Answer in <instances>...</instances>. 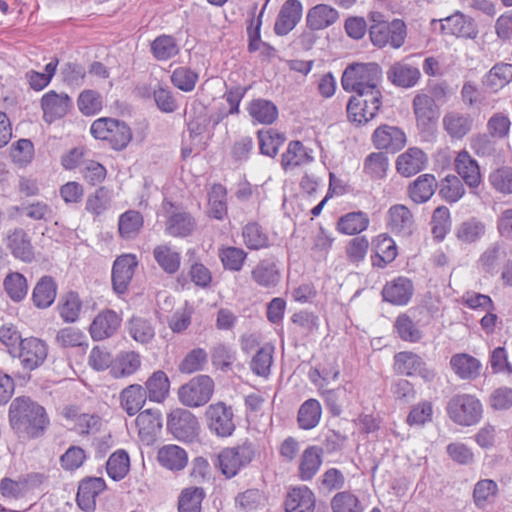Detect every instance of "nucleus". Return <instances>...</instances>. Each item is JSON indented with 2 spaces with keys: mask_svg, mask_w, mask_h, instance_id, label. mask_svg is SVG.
<instances>
[{
  "mask_svg": "<svg viewBox=\"0 0 512 512\" xmlns=\"http://www.w3.org/2000/svg\"><path fill=\"white\" fill-rule=\"evenodd\" d=\"M8 416L11 428L24 439L42 437L49 425L45 408L28 396L13 399Z\"/></svg>",
  "mask_w": 512,
  "mask_h": 512,
  "instance_id": "nucleus-1",
  "label": "nucleus"
},
{
  "mask_svg": "<svg viewBox=\"0 0 512 512\" xmlns=\"http://www.w3.org/2000/svg\"><path fill=\"white\" fill-rule=\"evenodd\" d=\"M381 79L382 69L377 63H354L344 70L341 85L346 92L372 96L370 98L377 102Z\"/></svg>",
  "mask_w": 512,
  "mask_h": 512,
  "instance_id": "nucleus-2",
  "label": "nucleus"
},
{
  "mask_svg": "<svg viewBox=\"0 0 512 512\" xmlns=\"http://www.w3.org/2000/svg\"><path fill=\"white\" fill-rule=\"evenodd\" d=\"M90 132L94 138L108 142L114 150L120 151L127 147L132 139L130 127L123 121L114 118H99L95 120Z\"/></svg>",
  "mask_w": 512,
  "mask_h": 512,
  "instance_id": "nucleus-3",
  "label": "nucleus"
},
{
  "mask_svg": "<svg viewBox=\"0 0 512 512\" xmlns=\"http://www.w3.org/2000/svg\"><path fill=\"white\" fill-rule=\"evenodd\" d=\"M449 418L461 426H472L482 417V404L473 395L456 394L452 396L446 406Z\"/></svg>",
  "mask_w": 512,
  "mask_h": 512,
  "instance_id": "nucleus-4",
  "label": "nucleus"
},
{
  "mask_svg": "<svg viewBox=\"0 0 512 512\" xmlns=\"http://www.w3.org/2000/svg\"><path fill=\"white\" fill-rule=\"evenodd\" d=\"M256 449L253 443L245 441L234 447H227L217 456L218 467L227 478L236 476L241 469L246 468L254 459Z\"/></svg>",
  "mask_w": 512,
  "mask_h": 512,
  "instance_id": "nucleus-5",
  "label": "nucleus"
},
{
  "mask_svg": "<svg viewBox=\"0 0 512 512\" xmlns=\"http://www.w3.org/2000/svg\"><path fill=\"white\" fill-rule=\"evenodd\" d=\"M214 392V381L208 375H198L178 390L181 404L190 408H197L207 404Z\"/></svg>",
  "mask_w": 512,
  "mask_h": 512,
  "instance_id": "nucleus-6",
  "label": "nucleus"
},
{
  "mask_svg": "<svg viewBox=\"0 0 512 512\" xmlns=\"http://www.w3.org/2000/svg\"><path fill=\"white\" fill-rule=\"evenodd\" d=\"M167 430L176 440L192 443L199 436L200 424L191 411L177 408L167 415Z\"/></svg>",
  "mask_w": 512,
  "mask_h": 512,
  "instance_id": "nucleus-7",
  "label": "nucleus"
},
{
  "mask_svg": "<svg viewBox=\"0 0 512 512\" xmlns=\"http://www.w3.org/2000/svg\"><path fill=\"white\" fill-rule=\"evenodd\" d=\"M369 36L372 44L376 47L383 48L390 45L397 49L404 44L406 25L400 19L386 23H374L369 28Z\"/></svg>",
  "mask_w": 512,
  "mask_h": 512,
  "instance_id": "nucleus-8",
  "label": "nucleus"
},
{
  "mask_svg": "<svg viewBox=\"0 0 512 512\" xmlns=\"http://www.w3.org/2000/svg\"><path fill=\"white\" fill-rule=\"evenodd\" d=\"M205 417L208 429L218 437H230L236 429L233 409L224 402L210 404Z\"/></svg>",
  "mask_w": 512,
  "mask_h": 512,
  "instance_id": "nucleus-9",
  "label": "nucleus"
},
{
  "mask_svg": "<svg viewBox=\"0 0 512 512\" xmlns=\"http://www.w3.org/2000/svg\"><path fill=\"white\" fill-rule=\"evenodd\" d=\"M366 95H354L347 104V116L356 127H361L372 121L382 106V93L377 97V102Z\"/></svg>",
  "mask_w": 512,
  "mask_h": 512,
  "instance_id": "nucleus-10",
  "label": "nucleus"
},
{
  "mask_svg": "<svg viewBox=\"0 0 512 512\" xmlns=\"http://www.w3.org/2000/svg\"><path fill=\"white\" fill-rule=\"evenodd\" d=\"M47 356L48 345L46 342L36 337H28L20 342V346L12 358H17L22 368L30 372L43 365Z\"/></svg>",
  "mask_w": 512,
  "mask_h": 512,
  "instance_id": "nucleus-11",
  "label": "nucleus"
},
{
  "mask_svg": "<svg viewBox=\"0 0 512 512\" xmlns=\"http://www.w3.org/2000/svg\"><path fill=\"white\" fill-rule=\"evenodd\" d=\"M167 219L165 232L173 237H187L193 234L197 227L196 219L191 213L175 206L172 202H166Z\"/></svg>",
  "mask_w": 512,
  "mask_h": 512,
  "instance_id": "nucleus-12",
  "label": "nucleus"
},
{
  "mask_svg": "<svg viewBox=\"0 0 512 512\" xmlns=\"http://www.w3.org/2000/svg\"><path fill=\"white\" fill-rule=\"evenodd\" d=\"M441 31L446 35L466 40H475L479 35L478 24L474 18L456 11L452 15L439 20Z\"/></svg>",
  "mask_w": 512,
  "mask_h": 512,
  "instance_id": "nucleus-13",
  "label": "nucleus"
},
{
  "mask_svg": "<svg viewBox=\"0 0 512 512\" xmlns=\"http://www.w3.org/2000/svg\"><path fill=\"white\" fill-rule=\"evenodd\" d=\"M394 371L406 376L419 375L426 381L433 380L435 376L422 357L411 351H401L394 355Z\"/></svg>",
  "mask_w": 512,
  "mask_h": 512,
  "instance_id": "nucleus-14",
  "label": "nucleus"
},
{
  "mask_svg": "<svg viewBox=\"0 0 512 512\" xmlns=\"http://www.w3.org/2000/svg\"><path fill=\"white\" fill-rule=\"evenodd\" d=\"M71 107L72 100L66 93H57L55 90H50L41 98L43 120L49 124L66 116Z\"/></svg>",
  "mask_w": 512,
  "mask_h": 512,
  "instance_id": "nucleus-15",
  "label": "nucleus"
},
{
  "mask_svg": "<svg viewBox=\"0 0 512 512\" xmlns=\"http://www.w3.org/2000/svg\"><path fill=\"white\" fill-rule=\"evenodd\" d=\"M372 143L379 150L396 153L405 146L406 135L396 126L381 125L373 132Z\"/></svg>",
  "mask_w": 512,
  "mask_h": 512,
  "instance_id": "nucleus-16",
  "label": "nucleus"
},
{
  "mask_svg": "<svg viewBox=\"0 0 512 512\" xmlns=\"http://www.w3.org/2000/svg\"><path fill=\"white\" fill-rule=\"evenodd\" d=\"M454 168L461 181L471 190L477 189L482 183L480 166L467 150L458 152L454 160Z\"/></svg>",
  "mask_w": 512,
  "mask_h": 512,
  "instance_id": "nucleus-17",
  "label": "nucleus"
},
{
  "mask_svg": "<svg viewBox=\"0 0 512 512\" xmlns=\"http://www.w3.org/2000/svg\"><path fill=\"white\" fill-rule=\"evenodd\" d=\"M303 5L300 0H286L278 13L274 24V32L285 36L292 31L302 18Z\"/></svg>",
  "mask_w": 512,
  "mask_h": 512,
  "instance_id": "nucleus-18",
  "label": "nucleus"
},
{
  "mask_svg": "<svg viewBox=\"0 0 512 512\" xmlns=\"http://www.w3.org/2000/svg\"><path fill=\"white\" fill-rule=\"evenodd\" d=\"M122 318L111 309H105L98 313L92 321L89 332L93 340L101 341L112 337L119 329Z\"/></svg>",
  "mask_w": 512,
  "mask_h": 512,
  "instance_id": "nucleus-19",
  "label": "nucleus"
},
{
  "mask_svg": "<svg viewBox=\"0 0 512 512\" xmlns=\"http://www.w3.org/2000/svg\"><path fill=\"white\" fill-rule=\"evenodd\" d=\"M387 226L392 233L402 237L411 236L416 228L411 211L402 204H396L389 208Z\"/></svg>",
  "mask_w": 512,
  "mask_h": 512,
  "instance_id": "nucleus-20",
  "label": "nucleus"
},
{
  "mask_svg": "<svg viewBox=\"0 0 512 512\" xmlns=\"http://www.w3.org/2000/svg\"><path fill=\"white\" fill-rule=\"evenodd\" d=\"M105 488V481L100 477H89L80 481L76 495L78 507L85 512H93L96 498Z\"/></svg>",
  "mask_w": 512,
  "mask_h": 512,
  "instance_id": "nucleus-21",
  "label": "nucleus"
},
{
  "mask_svg": "<svg viewBox=\"0 0 512 512\" xmlns=\"http://www.w3.org/2000/svg\"><path fill=\"white\" fill-rule=\"evenodd\" d=\"M414 294V285L407 277H397L387 282L382 289L383 300L393 305L408 304Z\"/></svg>",
  "mask_w": 512,
  "mask_h": 512,
  "instance_id": "nucleus-22",
  "label": "nucleus"
},
{
  "mask_svg": "<svg viewBox=\"0 0 512 512\" xmlns=\"http://www.w3.org/2000/svg\"><path fill=\"white\" fill-rule=\"evenodd\" d=\"M340 18L339 11L328 4H317L311 7L306 15V25L312 31L326 29L334 25Z\"/></svg>",
  "mask_w": 512,
  "mask_h": 512,
  "instance_id": "nucleus-23",
  "label": "nucleus"
},
{
  "mask_svg": "<svg viewBox=\"0 0 512 512\" xmlns=\"http://www.w3.org/2000/svg\"><path fill=\"white\" fill-rule=\"evenodd\" d=\"M442 126L451 139L460 140L472 130L473 119L468 113L449 111L442 118Z\"/></svg>",
  "mask_w": 512,
  "mask_h": 512,
  "instance_id": "nucleus-24",
  "label": "nucleus"
},
{
  "mask_svg": "<svg viewBox=\"0 0 512 512\" xmlns=\"http://www.w3.org/2000/svg\"><path fill=\"white\" fill-rule=\"evenodd\" d=\"M156 459L161 467L179 472L187 466L188 453L178 445L167 444L158 449Z\"/></svg>",
  "mask_w": 512,
  "mask_h": 512,
  "instance_id": "nucleus-25",
  "label": "nucleus"
},
{
  "mask_svg": "<svg viewBox=\"0 0 512 512\" xmlns=\"http://www.w3.org/2000/svg\"><path fill=\"white\" fill-rule=\"evenodd\" d=\"M315 496L307 486L290 489L285 500L286 512H314Z\"/></svg>",
  "mask_w": 512,
  "mask_h": 512,
  "instance_id": "nucleus-26",
  "label": "nucleus"
},
{
  "mask_svg": "<svg viewBox=\"0 0 512 512\" xmlns=\"http://www.w3.org/2000/svg\"><path fill=\"white\" fill-rule=\"evenodd\" d=\"M438 182L433 174L419 175L407 188L409 198L416 204L426 203L434 195Z\"/></svg>",
  "mask_w": 512,
  "mask_h": 512,
  "instance_id": "nucleus-27",
  "label": "nucleus"
},
{
  "mask_svg": "<svg viewBox=\"0 0 512 512\" xmlns=\"http://www.w3.org/2000/svg\"><path fill=\"white\" fill-rule=\"evenodd\" d=\"M427 164L425 153L416 147L409 148L399 155L396 161V169L404 177H411L422 171Z\"/></svg>",
  "mask_w": 512,
  "mask_h": 512,
  "instance_id": "nucleus-28",
  "label": "nucleus"
},
{
  "mask_svg": "<svg viewBox=\"0 0 512 512\" xmlns=\"http://www.w3.org/2000/svg\"><path fill=\"white\" fill-rule=\"evenodd\" d=\"M136 266V258H116L112 267V285L117 294L126 292Z\"/></svg>",
  "mask_w": 512,
  "mask_h": 512,
  "instance_id": "nucleus-29",
  "label": "nucleus"
},
{
  "mask_svg": "<svg viewBox=\"0 0 512 512\" xmlns=\"http://www.w3.org/2000/svg\"><path fill=\"white\" fill-rule=\"evenodd\" d=\"M323 449L316 445L308 446L300 456L298 476L302 481L311 480L322 464Z\"/></svg>",
  "mask_w": 512,
  "mask_h": 512,
  "instance_id": "nucleus-30",
  "label": "nucleus"
},
{
  "mask_svg": "<svg viewBox=\"0 0 512 512\" xmlns=\"http://www.w3.org/2000/svg\"><path fill=\"white\" fill-rule=\"evenodd\" d=\"M421 76L420 70L405 62H396L387 71V78L396 86L411 88L417 84Z\"/></svg>",
  "mask_w": 512,
  "mask_h": 512,
  "instance_id": "nucleus-31",
  "label": "nucleus"
},
{
  "mask_svg": "<svg viewBox=\"0 0 512 512\" xmlns=\"http://www.w3.org/2000/svg\"><path fill=\"white\" fill-rule=\"evenodd\" d=\"M119 400L122 409L129 416H134L146 403V389L140 384H131L120 392Z\"/></svg>",
  "mask_w": 512,
  "mask_h": 512,
  "instance_id": "nucleus-32",
  "label": "nucleus"
},
{
  "mask_svg": "<svg viewBox=\"0 0 512 512\" xmlns=\"http://www.w3.org/2000/svg\"><path fill=\"white\" fill-rule=\"evenodd\" d=\"M312 149L305 147L302 142L294 140L289 142L286 151L282 154L281 166L287 171L313 161Z\"/></svg>",
  "mask_w": 512,
  "mask_h": 512,
  "instance_id": "nucleus-33",
  "label": "nucleus"
},
{
  "mask_svg": "<svg viewBox=\"0 0 512 512\" xmlns=\"http://www.w3.org/2000/svg\"><path fill=\"white\" fill-rule=\"evenodd\" d=\"M413 110L418 126L427 127L438 118V108L427 94H417L413 99Z\"/></svg>",
  "mask_w": 512,
  "mask_h": 512,
  "instance_id": "nucleus-34",
  "label": "nucleus"
},
{
  "mask_svg": "<svg viewBox=\"0 0 512 512\" xmlns=\"http://www.w3.org/2000/svg\"><path fill=\"white\" fill-rule=\"evenodd\" d=\"M141 366V357L135 351H122L113 361L110 373L114 378H124L136 373Z\"/></svg>",
  "mask_w": 512,
  "mask_h": 512,
  "instance_id": "nucleus-35",
  "label": "nucleus"
},
{
  "mask_svg": "<svg viewBox=\"0 0 512 512\" xmlns=\"http://www.w3.org/2000/svg\"><path fill=\"white\" fill-rule=\"evenodd\" d=\"M150 52L157 61H168L180 53V46L173 35H158L150 43Z\"/></svg>",
  "mask_w": 512,
  "mask_h": 512,
  "instance_id": "nucleus-36",
  "label": "nucleus"
},
{
  "mask_svg": "<svg viewBox=\"0 0 512 512\" xmlns=\"http://www.w3.org/2000/svg\"><path fill=\"white\" fill-rule=\"evenodd\" d=\"M454 373L461 379H475L480 374L481 363L467 353L455 354L450 359Z\"/></svg>",
  "mask_w": 512,
  "mask_h": 512,
  "instance_id": "nucleus-37",
  "label": "nucleus"
},
{
  "mask_svg": "<svg viewBox=\"0 0 512 512\" xmlns=\"http://www.w3.org/2000/svg\"><path fill=\"white\" fill-rule=\"evenodd\" d=\"M144 388L150 401L162 403L169 394L170 381L164 371L158 370L147 379Z\"/></svg>",
  "mask_w": 512,
  "mask_h": 512,
  "instance_id": "nucleus-38",
  "label": "nucleus"
},
{
  "mask_svg": "<svg viewBox=\"0 0 512 512\" xmlns=\"http://www.w3.org/2000/svg\"><path fill=\"white\" fill-rule=\"evenodd\" d=\"M322 408L317 399L310 398L304 401L297 413V423L299 428L303 430H311L315 428L321 419Z\"/></svg>",
  "mask_w": 512,
  "mask_h": 512,
  "instance_id": "nucleus-39",
  "label": "nucleus"
},
{
  "mask_svg": "<svg viewBox=\"0 0 512 512\" xmlns=\"http://www.w3.org/2000/svg\"><path fill=\"white\" fill-rule=\"evenodd\" d=\"M247 110L251 118L260 124L270 125L278 117L277 106L267 99H253Z\"/></svg>",
  "mask_w": 512,
  "mask_h": 512,
  "instance_id": "nucleus-40",
  "label": "nucleus"
},
{
  "mask_svg": "<svg viewBox=\"0 0 512 512\" xmlns=\"http://www.w3.org/2000/svg\"><path fill=\"white\" fill-rule=\"evenodd\" d=\"M4 244L13 256H29L33 249L30 237L22 228L8 231Z\"/></svg>",
  "mask_w": 512,
  "mask_h": 512,
  "instance_id": "nucleus-41",
  "label": "nucleus"
},
{
  "mask_svg": "<svg viewBox=\"0 0 512 512\" xmlns=\"http://www.w3.org/2000/svg\"><path fill=\"white\" fill-rule=\"evenodd\" d=\"M128 334L140 344H148L155 337V327L151 320L132 316L127 322Z\"/></svg>",
  "mask_w": 512,
  "mask_h": 512,
  "instance_id": "nucleus-42",
  "label": "nucleus"
},
{
  "mask_svg": "<svg viewBox=\"0 0 512 512\" xmlns=\"http://www.w3.org/2000/svg\"><path fill=\"white\" fill-rule=\"evenodd\" d=\"M369 221V217L365 212H349L339 218L337 222V229L342 234L355 235L366 230L369 225Z\"/></svg>",
  "mask_w": 512,
  "mask_h": 512,
  "instance_id": "nucleus-43",
  "label": "nucleus"
},
{
  "mask_svg": "<svg viewBox=\"0 0 512 512\" xmlns=\"http://www.w3.org/2000/svg\"><path fill=\"white\" fill-rule=\"evenodd\" d=\"M143 216L139 211L128 210L122 213L118 220V231L122 238L133 239L143 227Z\"/></svg>",
  "mask_w": 512,
  "mask_h": 512,
  "instance_id": "nucleus-44",
  "label": "nucleus"
},
{
  "mask_svg": "<svg viewBox=\"0 0 512 512\" xmlns=\"http://www.w3.org/2000/svg\"><path fill=\"white\" fill-rule=\"evenodd\" d=\"M257 135L260 153L272 158L278 154L279 148L286 140L284 133H280L272 128L258 131Z\"/></svg>",
  "mask_w": 512,
  "mask_h": 512,
  "instance_id": "nucleus-45",
  "label": "nucleus"
},
{
  "mask_svg": "<svg viewBox=\"0 0 512 512\" xmlns=\"http://www.w3.org/2000/svg\"><path fill=\"white\" fill-rule=\"evenodd\" d=\"M56 284L51 277L44 276L33 290V302L38 308L51 306L56 298Z\"/></svg>",
  "mask_w": 512,
  "mask_h": 512,
  "instance_id": "nucleus-46",
  "label": "nucleus"
},
{
  "mask_svg": "<svg viewBox=\"0 0 512 512\" xmlns=\"http://www.w3.org/2000/svg\"><path fill=\"white\" fill-rule=\"evenodd\" d=\"M204 498L205 492L201 487L183 489L178 497V512H201Z\"/></svg>",
  "mask_w": 512,
  "mask_h": 512,
  "instance_id": "nucleus-47",
  "label": "nucleus"
},
{
  "mask_svg": "<svg viewBox=\"0 0 512 512\" xmlns=\"http://www.w3.org/2000/svg\"><path fill=\"white\" fill-rule=\"evenodd\" d=\"M488 183L500 194H512V167L503 165L492 169L488 175Z\"/></svg>",
  "mask_w": 512,
  "mask_h": 512,
  "instance_id": "nucleus-48",
  "label": "nucleus"
},
{
  "mask_svg": "<svg viewBox=\"0 0 512 512\" xmlns=\"http://www.w3.org/2000/svg\"><path fill=\"white\" fill-rule=\"evenodd\" d=\"M252 278L260 286L269 288L278 284L280 273L273 262L263 260L253 269Z\"/></svg>",
  "mask_w": 512,
  "mask_h": 512,
  "instance_id": "nucleus-49",
  "label": "nucleus"
},
{
  "mask_svg": "<svg viewBox=\"0 0 512 512\" xmlns=\"http://www.w3.org/2000/svg\"><path fill=\"white\" fill-rule=\"evenodd\" d=\"M438 194L446 202L456 203L465 194L463 182L458 176L447 175L441 180Z\"/></svg>",
  "mask_w": 512,
  "mask_h": 512,
  "instance_id": "nucleus-50",
  "label": "nucleus"
},
{
  "mask_svg": "<svg viewBox=\"0 0 512 512\" xmlns=\"http://www.w3.org/2000/svg\"><path fill=\"white\" fill-rule=\"evenodd\" d=\"M244 243L251 250H259L269 246V237L256 222L246 224L242 231Z\"/></svg>",
  "mask_w": 512,
  "mask_h": 512,
  "instance_id": "nucleus-51",
  "label": "nucleus"
},
{
  "mask_svg": "<svg viewBox=\"0 0 512 512\" xmlns=\"http://www.w3.org/2000/svg\"><path fill=\"white\" fill-rule=\"evenodd\" d=\"M394 329L398 336L406 342L416 343L422 338L421 330L406 313L398 315L394 322Z\"/></svg>",
  "mask_w": 512,
  "mask_h": 512,
  "instance_id": "nucleus-52",
  "label": "nucleus"
},
{
  "mask_svg": "<svg viewBox=\"0 0 512 512\" xmlns=\"http://www.w3.org/2000/svg\"><path fill=\"white\" fill-rule=\"evenodd\" d=\"M129 455L124 450L114 452L106 463L108 476L114 481L122 480L129 472Z\"/></svg>",
  "mask_w": 512,
  "mask_h": 512,
  "instance_id": "nucleus-53",
  "label": "nucleus"
},
{
  "mask_svg": "<svg viewBox=\"0 0 512 512\" xmlns=\"http://www.w3.org/2000/svg\"><path fill=\"white\" fill-rule=\"evenodd\" d=\"M111 200L110 190L101 186L93 194L88 195L85 209L94 216H100L110 208Z\"/></svg>",
  "mask_w": 512,
  "mask_h": 512,
  "instance_id": "nucleus-54",
  "label": "nucleus"
},
{
  "mask_svg": "<svg viewBox=\"0 0 512 512\" xmlns=\"http://www.w3.org/2000/svg\"><path fill=\"white\" fill-rule=\"evenodd\" d=\"M227 191L222 184H214L209 196V216L222 220L227 215Z\"/></svg>",
  "mask_w": 512,
  "mask_h": 512,
  "instance_id": "nucleus-55",
  "label": "nucleus"
},
{
  "mask_svg": "<svg viewBox=\"0 0 512 512\" xmlns=\"http://www.w3.org/2000/svg\"><path fill=\"white\" fill-rule=\"evenodd\" d=\"M55 342L61 348L88 347L85 334L74 327L60 329L56 334Z\"/></svg>",
  "mask_w": 512,
  "mask_h": 512,
  "instance_id": "nucleus-56",
  "label": "nucleus"
},
{
  "mask_svg": "<svg viewBox=\"0 0 512 512\" xmlns=\"http://www.w3.org/2000/svg\"><path fill=\"white\" fill-rule=\"evenodd\" d=\"M388 157L382 152H372L364 160L363 171L372 179L386 176Z\"/></svg>",
  "mask_w": 512,
  "mask_h": 512,
  "instance_id": "nucleus-57",
  "label": "nucleus"
},
{
  "mask_svg": "<svg viewBox=\"0 0 512 512\" xmlns=\"http://www.w3.org/2000/svg\"><path fill=\"white\" fill-rule=\"evenodd\" d=\"M498 492V485L491 479H482L475 484L473 490L474 503L478 508H485L493 502Z\"/></svg>",
  "mask_w": 512,
  "mask_h": 512,
  "instance_id": "nucleus-58",
  "label": "nucleus"
},
{
  "mask_svg": "<svg viewBox=\"0 0 512 512\" xmlns=\"http://www.w3.org/2000/svg\"><path fill=\"white\" fill-rule=\"evenodd\" d=\"M485 234V225L476 218L462 222L456 229V237L463 243H474Z\"/></svg>",
  "mask_w": 512,
  "mask_h": 512,
  "instance_id": "nucleus-59",
  "label": "nucleus"
},
{
  "mask_svg": "<svg viewBox=\"0 0 512 512\" xmlns=\"http://www.w3.org/2000/svg\"><path fill=\"white\" fill-rule=\"evenodd\" d=\"M170 80L179 90L191 92L199 80V74L189 67L181 66L173 70Z\"/></svg>",
  "mask_w": 512,
  "mask_h": 512,
  "instance_id": "nucleus-60",
  "label": "nucleus"
},
{
  "mask_svg": "<svg viewBox=\"0 0 512 512\" xmlns=\"http://www.w3.org/2000/svg\"><path fill=\"white\" fill-rule=\"evenodd\" d=\"M431 225L434 239L442 241L451 228L450 211L446 206H439L434 210Z\"/></svg>",
  "mask_w": 512,
  "mask_h": 512,
  "instance_id": "nucleus-61",
  "label": "nucleus"
},
{
  "mask_svg": "<svg viewBox=\"0 0 512 512\" xmlns=\"http://www.w3.org/2000/svg\"><path fill=\"white\" fill-rule=\"evenodd\" d=\"M333 512H363L364 508L356 495L350 491L336 493L331 500Z\"/></svg>",
  "mask_w": 512,
  "mask_h": 512,
  "instance_id": "nucleus-62",
  "label": "nucleus"
},
{
  "mask_svg": "<svg viewBox=\"0 0 512 512\" xmlns=\"http://www.w3.org/2000/svg\"><path fill=\"white\" fill-rule=\"evenodd\" d=\"M208 362V354L203 348H194L186 354L179 364V371L192 374L204 369Z\"/></svg>",
  "mask_w": 512,
  "mask_h": 512,
  "instance_id": "nucleus-63",
  "label": "nucleus"
},
{
  "mask_svg": "<svg viewBox=\"0 0 512 512\" xmlns=\"http://www.w3.org/2000/svg\"><path fill=\"white\" fill-rule=\"evenodd\" d=\"M512 81V64H495L486 75L487 86L498 89L509 84Z\"/></svg>",
  "mask_w": 512,
  "mask_h": 512,
  "instance_id": "nucleus-64",
  "label": "nucleus"
}]
</instances>
